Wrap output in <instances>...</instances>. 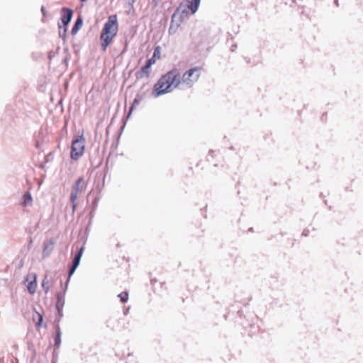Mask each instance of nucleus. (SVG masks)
Here are the masks:
<instances>
[{"label": "nucleus", "mask_w": 363, "mask_h": 363, "mask_svg": "<svg viewBox=\"0 0 363 363\" xmlns=\"http://www.w3.org/2000/svg\"><path fill=\"white\" fill-rule=\"evenodd\" d=\"M201 70L200 67H194L181 76L178 69H172L162 75L154 85L152 96L157 98L172 91L174 89L184 90L192 87L200 77Z\"/></svg>", "instance_id": "obj_1"}, {"label": "nucleus", "mask_w": 363, "mask_h": 363, "mask_svg": "<svg viewBox=\"0 0 363 363\" xmlns=\"http://www.w3.org/2000/svg\"><path fill=\"white\" fill-rule=\"evenodd\" d=\"M118 31V22L116 15L110 16L105 23L101 30L100 40L102 51L105 52L116 35Z\"/></svg>", "instance_id": "obj_2"}, {"label": "nucleus", "mask_w": 363, "mask_h": 363, "mask_svg": "<svg viewBox=\"0 0 363 363\" xmlns=\"http://www.w3.org/2000/svg\"><path fill=\"white\" fill-rule=\"evenodd\" d=\"M85 148V139L82 135L72 140L71 158L77 160L81 157Z\"/></svg>", "instance_id": "obj_3"}, {"label": "nucleus", "mask_w": 363, "mask_h": 363, "mask_svg": "<svg viewBox=\"0 0 363 363\" xmlns=\"http://www.w3.org/2000/svg\"><path fill=\"white\" fill-rule=\"evenodd\" d=\"M84 183V179L82 177L79 178L74 186L72 188L70 194V201L72 206V212L74 213L77 206L76 200L77 199L78 194L82 191V186L81 184Z\"/></svg>", "instance_id": "obj_4"}, {"label": "nucleus", "mask_w": 363, "mask_h": 363, "mask_svg": "<svg viewBox=\"0 0 363 363\" xmlns=\"http://www.w3.org/2000/svg\"><path fill=\"white\" fill-rule=\"evenodd\" d=\"M188 16L189 11L187 9L181 4L173 13L172 16V22L173 23L177 21V26H179L184 19L188 18Z\"/></svg>", "instance_id": "obj_5"}, {"label": "nucleus", "mask_w": 363, "mask_h": 363, "mask_svg": "<svg viewBox=\"0 0 363 363\" xmlns=\"http://www.w3.org/2000/svg\"><path fill=\"white\" fill-rule=\"evenodd\" d=\"M55 244L56 240L55 238L45 240L43 242V248L42 252V255L43 258L48 257L51 255L54 250Z\"/></svg>", "instance_id": "obj_6"}, {"label": "nucleus", "mask_w": 363, "mask_h": 363, "mask_svg": "<svg viewBox=\"0 0 363 363\" xmlns=\"http://www.w3.org/2000/svg\"><path fill=\"white\" fill-rule=\"evenodd\" d=\"M62 17L61 21L65 26V33L67 32V26L70 23L72 16H73V11L71 9L63 7L62 9Z\"/></svg>", "instance_id": "obj_7"}, {"label": "nucleus", "mask_w": 363, "mask_h": 363, "mask_svg": "<svg viewBox=\"0 0 363 363\" xmlns=\"http://www.w3.org/2000/svg\"><path fill=\"white\" fill-rule=\"evenodd\" d=\"M36 274H29L26 279V281H28L27 289L30 294H34L36 291L37 289V281H36Z\"/></svg>", "instance_id": "obj_8"}, {"label": "nucleus", "mask_w": 363, "mask_h": 363, "mask_svg": "<svg viewBox=\"0 0 363 363\" xmlns=\"http://www.w3.org/2000/svg\"><path fill=\"white\" fill-rule=\"evenodd\" d=\"M67 288L65 287V291H66ZM65 291L63 293H58L57 294V303H56V308L58 311V313L60 316L62 315V308L65 305Z\"/></svg>", "instance_id": "obj_9"}, {"label": "nucleus", "mask_w": 363, "mask_h": 363, "mask_svg": "<svg viewBox=\"0 0 363 363\" xmlns=\"http://www.w3.org/2000/svg\"><path fill=\"white\" fill-rule=\"evenodd\" d=\"M145 92H139L136 94L135 98L133 100V102L130 108L128 117H129L131 115L132 111L134 110V108H136L140 104V102L145 99Z\"/></svg>", "instance_id": "obj_10"}, {"label": "nucleus", "mask_w": 363, "mask_h": 363, "mask_svg": "<svg viewBox=\"0 0 363 363\" xmlns=\"http://www.w3.org/2000/svg\"><path fill=\"white\" fill-rule=\"evenodd\" d=\"M150 67H151L146 63L144 66L141 67L140 71L136 73V78L141 79L144 77H148L150 75Z\"/></svg>", "instance_id": "obj_11"}, {"label": "nucleus", "mask_w": 363, "mask_h": 363, "mask_svg": "<svg viewBox=\"0 0 363 363\" xmlns=\"http://www.w3.org/2000/svg\"><path fill=\"white\" fill-rule=\"evenodd\" d=\"M201 0H191L189 2L187 8L191 11V13H195L200 5Z\"/></svg>", "instance_id": "obj_12"}, {"label": "nucleus", "mask_w": 363, "mask_h": 363, "mask_svg": "<svg viewBox=\"0 0 363 363\" xmlns=\"http://www.w3.org/2000/svg\"><path fill=\"white\" fill-rule=\"evenodd\" d=\"M82 24H83V19L81 16H79L75 23H74V25L73 26L72 28V30H71V33L72 35H74L76 34L78 30H79V28L82 26Z\"/></svg>", "instance_id": "obj_13"}, {"label": "nucleus", "mask_w": 363, "mask_h": 363, "mask_svg": "<svg viewBox=\"0 0 363 363\" xmlns=\"http://www.w3.org/2000/svg\"><path fill=\"white\" fill-rule=\"evenodd\" d=\"M32 196L29 192H26L23 196V201L21 205L23 206H30L32 204Z\"/></svg>", "instance_id": "obj_14"}, {"label": "nucleus", "mask_w": 363, "mask_h": 363, "mask_svg": "<svg viewBox=\"0 0 363 363\" xmlns=\"http://www.w3.org/2000/svg\"><path fill=\"white\" fill-rule=\"evenodd\" d=\"M61 343V331L59 325L56 327V337L55 339V346L56 347H59Z\"/></svg>", "instance_id": "obj_15"}, {"label": "nucleus", "mask_w": 363, "mask_h": 363, "mask_svg": "<svg viewBox=\"0 0 363 363\" xmlns=\"http://www.w3.org/2000/svg\"><path fill=\"white\" fill-rule=\"evenodd\" d=\"M42 287L45 294H48V291H50V281L48 280V276H45L44 279L43 280Z\"/></svg>", "instance_id": "obj_16"}, {"label": "nucleus", "mask_w": 363, "mask_h": 363, "mask_svg": "<svg viewBox=\"0 0 363 363\" xmlns=\"http://www.w3.org/2000/svg\"><path fill=\"white\" fill-rule=\"evenodd\" d=\"M77 266H74V265H72V264L70 267L69 270V275H68V277H67V281H66V288H67V285L69 284V281L71 276L74 273V272L77 269Z\"/></svg>", "instance_id": "obj_17"}, {"label": "nucleus", "mask_w": 363, "mask_h": 363, "mask_svg": "<svg viewBox=\"0 0 363 363\" xmlns=\"http://www.w3.org/2000/svg\"><path fill=\"white\" fill-rule=\"evenodd\" d=\"M122 303H125L128 300V294L126 291L122 292L118 295Z\"/></svg>", "instance_id": "obj_18"}, {"label": "nucleus", "mask_w": 363, "mask_h": 363, "mask_svg": "<svg viewBox=\"0 0 363 363\" xmlns=\"http://www.w3.org/2000/svg\"><path fill=\"white\" fill-rule=\"evenodd\" d=\"M84 246H82L79 250L77 251V252L74 255V258H76V259H81V257L82 256V254L84 252Z\"/></svg>", "instance_id": "obj_19"}, {"label": "nucleus", "mask_w": 363, "mask_h": 363, "mask_svg": "<svg viewBox=\"0 0 363 363\" xmlns=\"http://www.w3.org/2000/svg\"><path fill=\"white\" fill-rule=\"evenodd\" d=\"M37 315H38V322L36 323V325H37L38 326H40V325H41V323H42V322H43V318L42 315H40L39 313H37Z\"/></svg>", "instance_id": "obj_20"}, {"label": "nucleus", "mask_w": 363, "mask_h": 363, "mask_svg": "<svg viewBox=\"0 0 363 363\" xmlns=\"http://www.w3.org/2000/svg\"><path fill=\"white\" fill-rule=\"evenodd\" d=\"M155 62V60L154 59V57H152V58L150 59H148L147 61H146V63L150 65V67L152 66V65H153L154 63Z\"/></svg>", "instance_id": "obj_21"}, {"label": "nucleus", "mask_w": 363, "mask_h": 363, "mask_svg": "<svg viewBox=\"0 0 363 363\" xmlns=\"http://www.w3.org/2000/svg\"><path fill=\"white\" fill-rule=\"evenodd\" d=\"M80 260L81 259H76V258H74L73 260H72V265H74V266H77L78 267L79 263H80Z\"/></svg>", "instance_id": "obj_22"}, {"label": "nucleus", "mask_w": 363, "mask_h": 363, "mask_svg": "<svg viewBox=\"0 0 363 363\" xmlns=\"http://www.w3.org/2000/svg\"><path fill=\"white\" fill-rule=\"evenodd\" d=\"M160 47H157L155 50H154V53H153V57H156L157 55L160 54Z\"/></svg>", "instance_id": "obj_23"}, {"label": "nucleus", "mask_w": 363, "mask_h": 363, "mask_svg": "<svg viewBox=\"0 0 363 363\" xmlns=\"http://www.w3.org/2000/svg\"><path fill=\"white\" fill-rule=\"evenodd\" d=\"M41 12H42V13H43V16H46V15H47V11H46L45 8V6H41Z\"/></svg>", "instance_id": "obj_24"}, {"label": "nucleus", "mask_w": 363, "mask_h": 363, "mask_svg": "<svg viewBox=\"0 0 363 363\" xmlns=\"http://www.w3.org/2000/svg\"><path fill=\"white\" fill-rule=\"evenodd\" d=\"M161 0H152V3L157 6Z\"/></svg>", "instance_id": "obj_25"}, {"label": "nucleus", "mask_w": 363, "mask_h": 363, "mask_svg": "<svg viewBox=\"0 0 363 363\" xmlns=\"http://www.w3.org/2000/svg\"><path fill=\"white\" fill-rule=\"evenodd\" d=\"M236 47H237V45H232V46H231V50H232V51H234V50H235V48Z\"/></svg>", "instance_id": "obj_26"}, {"label": "nucleus", "mask_w": 363, "mask_h": 363, "mask_svg": "<svg viewBox=\"0 0 363 363\" xmlns=\"http://www.w3.org/2000/svg\"><path fill=\"white\" fill-rule=\"evenodd\" d=\"M135 0H132L131 4H134Z\"/></svg>", "instance_id": "obj_27"}, {"label": "nucleus", "mask_w": 363, "mask_h": 363, "mask_svg": "<svg viewBox=\"0 0 363 363\" xmlns=\"http://www.w3.org/2000/svg\"><path fill=\"white\" fill-rule=\"evenodd\" d=\"M87 1V0H81V1H82V2H85V1Z\"/></svg>", "instance_id": "obj_28"}, {"label": "nucleus", "mask_w": 363, "mask_h": 363, "mask_svg": "<svg viewBox=\"0 0 363 363\" xmlns=\"http://www.w3.org/2000/svg\"><path fill=\"white\" fill-rule=\"evenodd\" d=\"M303 234L305 235V236H307V234L305 233V232L303 233Z\"/></svg>", "instance_id": "obj_29"}]
</instances>
